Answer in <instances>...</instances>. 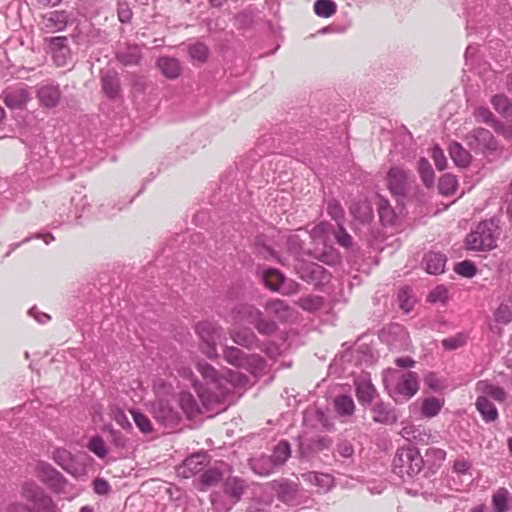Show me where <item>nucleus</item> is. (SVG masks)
I'll return each instance as SVG.
<instances>
[{
  "label": "nucleus",
  "mask_w": 512,
  "mask_h": 512,
  "mask_svg": "<svg viewBox=\"0 0 512 512\" xmlns=\"http://www.w3.org/2000/svg\"><path fill=\"white\" fill-rule=\"evenodd\" d=\"M426 271L429 274H440L444 272L446 257L442 253L430 252L424 258Z\"/></svg>",
  "instance_id": "nucleus-33"
},
{
  "label": "nucleus",
  "mask_w": 512,
  "mask_h": 512,
  "mask_svg": "<svg viewBox=\"0 0 512 512\" xmlns=\"http://www.w3.org/2000/svg\"><path fill=\"white\" fill-rule=\"evenodd\" d=\"M398 301L400 308L406 313L410 312L414 305L412 290L408 287L401 288L398 292Z\"/></svg>",
  "instance_id": "nucleus-49"
},
{
  "label": "nucleus",
  "mask_w": 512,
  "mask_h": 512,
  "mask_svg": "<svg viewBox=\"0 0 512 512\" xmlns=\"http://www.w3.org/2000/svg\"><path fill=\"white\" fill-rule=\"evenodd\" d=\"M373 420L382 424H393L397 416L393 409L382 402L376 403L372 408Z\"/></svg>",
  "instance_id": "nucleus-31"
},
{
  "label": "nucleus",
  "mask_w": 512,
  "mask_h": 512,
  "mask_svg": "<svg viewBox=\"0 0 512 512\" xmlns=\"http://www.w3.org/2000/svg\"><path fill=\"white\" fill-rule=\"evenodd\" d=\"M448 290L446 287L439 285L435 287L428 295V300L431 303H446L448 301Z\"/></svg>",
  "instance_id": "nucleus-56"
},
{
  "label": "nucleus",
  "mask_w": 512,
  "mask_h": 512,
  "mask_svg": "<svg viewBox=\"0 0 512 512\" xmlns=\"http://www.w3.org/2000/svg\"><path fill=\"white\" fill-rule=\"evenodd\" d=\"M157 65L167 78L174 79L180 75V64L174 58L161 57L158 59Z\"/></svg>",
  "instance_id": "nucleus-39"
},
{
  "label": "nucleus",
  "mask_w": 512,
  "mask_h": 512,
  "mask_svg": "<svg viewBox=\"0 0 512 512\" xmlns=\"http://www.w3.org/2000/svg\"><path fill=\"white\" fill-rule=\"evenodd\" d=\"M297 304L305 311L313 312L321 308L323 301L319 296H306L298 300Z\"/></svg>",
  "instance_id": "nucleus-52"
},
{
  "label": "nucleus",
  "mask_w": 512,
  "mask_h": 512,
  "mask_svg": "<svg viewBox=\"0 0 512 512\" xmlns=\"http://www.w3.org/2000/svg\"><path fill=\"white\" fill-rule=\"evenodd\" d=\"M88 449L93 452L97 457L104 458L108 453L107 446L104 440L99 436L92 437L87 445Z\"/></svg>",
  "instance_id": "nucleus-51"
},
{
  "label": "nucleus",
  "mask_w": 512,
  "mask_h": 512,
  "mask_svg": "<svg viewBox=\"0 0 512 512\" xmlns=\"http://www.w3.org/2000/svg\"><path fill=\"white\" fill-rule=\"evenodd\" d=\"M189 54L192 59L198 62H204L208 57V49L202 43H195L190 45Z\"/></svg>",
  "instance_id": "nucleus-55"
},
{
  "label": "nucleus",
  "mask_w": 512,
  "mask_h": 512,
  "mask_svg": "<svg viewBox=\"0 0 512 512\" xmlns=\"http://www.w3.org/2000/svg\"><path fill=\"white\" fill-rule=\"evenodd\" d=\"M491 103L494 109L506 118H512V103L504 95H496Z\"/></svg>",
  "instance_id": "nucleus-45"
},
{
  "label": "nucleus",
  "mask_w": 512,
  "mask_h": 512,
  "mask_svg": "<svg viewBox=\"0 0 512 512\" xmlns=\"http://www.w3.org/2000/svg\"><path fill=\"white\" fill-rule=\"evenodd\" d=\"M335 410L342 416H351L355 410V404L351 396L340 395L334 400Z\"/></svg>",
  "instance_id": "nucleus-40"
},
{
  "label": "nucleus",
  "mask_w": 512,
  "mask_h": 512,
  "mask_svg": "<svg viewBox=\"0 0 512 512\" xmlns=\"http://www.w3.org/2000/svg\"><path fill=\"white\" fill-rule=\"evenodd\" d=\"M465 343H466V336L463 335V334H459L457 336L450 337V338L444 339L442 341L443 346L446 349H450V350H454V349L460 348Z\"/></svg>",
  "instance_id": "nucleus-63"
},
{
  "label": "nucleus",
  "mask_w": 512,
  "mask_h": 512,
  "mask_svg": "<svg viewBox=\"0 0 512 512\" xmlns=\"http://www.w3.org/2000/svg\"><path fill=\"white\" fill-rule=\"evenodd\" d=\"M424 466V459L414 446L398 448L393 459V470L402 479L413 478Z\"/></svg>",
  "instance_id": "nucleus-7"
},
{
  "label": "nucleus",
  "mask_w": 512,
  "mask_h": 512,
  "mask_svg": "<svg viewBox=\"0 0 512 512\" xmlns=\"http://www.w3.org/2000/svg\"><path fill=\"white\" fill-rule=\"evenodd\" d=\"M474 117L478 122H484L487 124L494 123V116L488 108L478 107L474 111Z\"/></svg>",
  "instance_id": "nucleus-62"
},
{
  "label": "nucleus",
  "mask_w": 512,
  "mask_h": 512,
  "mask_svg": "<svg viewBox=\"0 0 512 512\" xmlns=\"http://www.w3.org/2000/svg\"><path fill=\"white\" fill-rule=\"evenodd\" d=\"M471 462L464 456H459L453 463V471L458 475H465L471 469Z\"/></svg>",
  "instance_id": "nucleus-60"
},
{
  "label": "nucleus",
  "mask_w": 512,
  "mask_h": 512,
  "mask_svg": "<svg viewBox=\"0 0 512 512\" xmlns=\"http://www.w3.org/2000/svg\"><path fill=\"white\" fill-rule=\"evenodd\" d=\"M493 512H508L512 508V495L506 488H499L492 496Z\"/></svg>",
  "instance_id": "nucleus-30"
},
{
  "label": "nucleus",
  "mask_w": 512,
  "mask_h": 512,
  "mask_svg": "<svg viewBox=\"0 0 512 512\" xmlns=\"http://www.w3.org/2000/svg\"><path fill=\"white\" fill-rule=\"evenodd\" d=\"M350 209L354 216L360 219L362 222L369 221L372 217V210L367 202H364L360 205L359 211L355 206H352Z\"/></svg>",
  "instance_id": "nucleus-59"
},
{
  "label": "nucleus",
  "mask_w": 512,
  "mask_h": 512,
  "mask_svg": "<svg viewBox=\"0 0 512 512\" xmlns=\"http://www.w3.org/2000/svg\"><path fill=\"white\" fill-rule=\"evenodd\" d=\"M102 89L109 98H116L119 96L120 84L116 71L110 70L103 74Z\"/></svg>",
  "instance_id": "nucleus-32"
},
{
  "label": "nucleus",
  "mask_w": 512,
  "mask_h": 512,
  "mask_svg": "<svg viewBox=\"0 0 512 512\" xmlns=\"http://www.w3.org/2000/svg\"><path fill=\"white\" fill-rule=\"evenodd\" d=\"M261 277L263 283L271 291H276L286 296L294 295L299 292V284L294 280L285 278L277 269H264L261 272Z\"/></svg>",
  "instance_id": "nucleus-11"
},
{
  "label": "nucleus",
  "mask_w": 512,
  "mask_h": 512,
  "mask_svg": "<svg viewBox=\"0 0 512 512\" xmlns=\"http://www.w3.org/2000/svg\"><path fill=\"white\" fill-rule=\"evenodd\" d=\"M294 268L299 277L306 282L321 284L328 281L330 277L325 268L314 262L297 259Z\"/></svg>",
  "instance_id": "nucleus-13"
},
{
  "label": "nucleus",
  "mask_w": 512,
  "mask_h": 512,
  "mask_svg": "<svg viewBox=\"0 0 512 512\" xmlns=\"http://www.w3.org/2000/svg\"><path fill=\"white\" fill-rule=\"evenodd\" d=\"M378 212L381 221L384 224H391L395 218L393 209L386 199L380 198L378 201Z\"/></svg>",
  "instance_id": "nucleus-50"
},
{
  "label": "nucleus",
  "mask_w": 512,
  "mask_h": 512,
  "mask_svg": "<svg viewBox=\"0 0 512 512\" xmlns=\"http://www.w3.org/2000/svg\"><path fill=\"white\" fill-rule=\"evenodd\" d=\"M141 58L140 49L137 46H129L125 51L117 53V59L124 65H134Z\"/></svg>",
  "instance_id": "nucleus-44"
},
{
  "label": "nucleus",
  "mask_w": 512,
  "mask_h": 512,
  "mask_svg": "<svg viewBox=\"0 0 512 512\" xmlns=\"http://www.w3.org/2000/svg\"><path fill=\"white\" fill-rule=\"evenodd\" d=\"M337 453L343 458H350L354 454V448L349 441L343 440L337 444Z\"/></svg>",
  "instance_id": "nucleus-64"
},
{
  "label": "nucleus",
  "mask_w": 512,
  "mask_h": 512,
  "mask_svg": "<svg viewBox=\"0 0 512 512\" xmlns=\"http://www.w3.org/2000/svg\"><path fill=\"white\" fill-rule=\"evenodd\" d=\"M337 11V4L333 0H316L314 2V12L321 18L332 17Z\"/></svg>",
  "instance_id": "nucleus-41"
},
{
  "label": "nucleus",
  "mask_w": 512,
  "mask_h": 512,
  "mask_svg": "<svg viewBox=\"0 0 512 512\" xmlns=\"http://www.w3.org/2000/svg\"><path fill=\"white\" fill-rule=\"evenodd\" d=\"M449 154L455 165L458 167H467L471 162V154L457 142L450 144Z\"/></svg>",
  "instance_id": "nucleus-38"
},
{
  "label": "nucleus",
  "mask_w": 512,
  "mask_h": 512,
  "mask_svg": "<svg viewBox=\"0 0 512 512\" xmlns=\"http://www.w3.org/2000/svg\"><path fill=\"white\" fill-rule=\"evenodd\" d=\"M34 473L50 489H52L63 476L46 462H38L34 468Z\"/></svg>",
  "instance_id": "nucleus-24"
},
{
  "label": "nucleus",
  "mask_w": 512,
  "mask_h": 512,
  "mask_svg": "<svg viewBox=\"0 0 512 512\" xmlns=\"http://www.w3.org/2000/svg\"><path fill=\"white\" fill-rule=\"evenodd\" d=\"M48 48L53 62L58 67H65L71 63V50L65 36H56L48 39Z\"/></svg>",
  "instance_id": "nucleus-17"
},
{
  "label": "nucleus",
  "mask_w": 512,
  "mask_h": 512,
  "mask_svg": "<svg viewBox=\"0 0 512 512\" xmlns=\"http://www.w3.org/2000/svg\"><path fill=\"white\" fill-rule=\"evenodd\" d=\"M52 458L62 469L74 477H82L87 474L84 463L79 462L66 449L58 448L53 451Z\"/></svg>",
  "instance_id": "nucleus-15"
},
{
  "label": "nucleus",
  "mask_w": 512,
  "mask_h": 512,
  "mask_svg": "<svg viewBox=\"0 0 512 512\" xmlns=\"http://www.w3.org/2000/svg\"><path fill=\"white\" fill-rule=\"evenodd\" d=\"M40 102L47 107H54L60 99V90L58 86L46 85L38 90Z\"/></svg>",
  "instance_id": "nucleus-37"
},
{
  "label": "nucleus",
  "mask_w": 512,
  "mask_h": 512,
  "mask_svg": "<svg viewBox=\"0 0 512 512\" xmlns=\"http://www.w3.org/2000/svg\"><path fill=\"white\" fill-rule=\"evenodd\" d=\"M1 99L8 108L20 109L30 100V93L23 86L11 87L2 92Z\"/></svg>",
  "instance_id": "nucleus-20"
},
{
  "label": "nucleus",
  "mask_w": 512,
  "mask_h": 512,
  "mask_svg": "<svg viewBox=\"0 0 512 512\" xmlns=\"http://www.w3.org/2000/svg\"><path fill=\"white\" fill-rule=\"evenodd\" d=\"M291 449L287 441H280L273 450V454L270 456L277 466V468L283 465L290 457Z\"/></svg>",
  "instance_id": "nucleus-42"
},
{
  "label": "nucleus",
  "mask_w": 512,
  "mask_h": 512,
  "mask_svg": "<svg viewBox=\"0 0 512 512\" xmlns=\"http://www.w3.org/2000/svg\"><path fill=\"white\" fill-rule=\"evenodd\" d=\"M251 467L256 474L261 476L270 475L277 468L272 458L266 455H261L257 458L252 459Z\"/></svg>",
  "instance_id": "nucleus-36"
},
{
  "label": "nucleus",
  "mask_w": 512,
  "mask_h": 512,
  "mask_svg": "<svg viewBox=\"0 0 512 512\" xmlns=\"http://www.w3.org/2000/svg\"><path fill=\"white\" fill-rule=\"evenodd\" d=\"M458 182L455 176L451 174H444L438 184L439 192L442 195H453L456 192Z\"/></svg>",
  "instance_id": "nucleus-46"
},
{
  "label": "nucleus",
  "mask_w": 512,
  "mask_h": 512,
  "mask_svg": "<svg viewBox=\"0 0 512 512\" xmlns=\"http://www.w3.org/2000/svg\"><path fill=\"white\" fill-rule=\"evenodd\" d=\"M224 360L237 368L245 369L253 375H258L265 370V361L256 354H247L235 346H225L223 348Z\"/></svg>",
  "instance_id": "nucleus-9"
},
{
  "label": "nucleus",
  "mask_w": 512,
  "mask_h": 512,
  "mask_svg": "<svg viewBox=\"0 0 512 512\" xmlns=\"http://www.w3.org/2000/svg\"><path fill=\"white\" fill-rule=\"evenodd\" d=\"M383 383L396 402L411 399L419 390V376L413 371L389 368L383 374Z\"/></svg>",
  "instance_id": "nucleus-4"
},
{
  "label": "nucleus",
  "mask_w": 512,
  "mask_h": 512,
  "mask_svg": "<svg viewBox=\"0 0 512 512\" xmlns=\"http://www.w3.org/2000/svg\"><path fill=\"white\" fill-rule=\"evenodd\" d=\"M131 414L136 426L142 433L148 434L153 431L152 422L145 414L138 410H132Z\"/></svg>",
  "instance_id": "nucleus-48"
},
{
  "label": "nucleus",
  "mask_w": 512,
  "mask_h": 512,
  "mask_svg": "<svg viewBox=\"0 0 512 512\" xmlns=\"http://www.w3.org/2000/svg\"><path fill=\"white\" fill-rule=\"evenodd\" d=\"M197 369L201 374L204 384L200 383L188 367L178 369V374L191 381L202 405L187 391L179 395V406L187 417L192 418L202 412V407L207 411L221 410L227 403L233 389L244 388L248 385V377L241 372L226 369L222 373L217 371L207 362H199Z\"/></svg>",
  "instance_id": "nucleus-1"
},
{
  "label": "nucleus",
  "mask_w": 512,
  "mask_h": 512,
  "mask_svg": "<svg viewBox=\"0 0 512 512\" xmlns=\"http://www.w3.org/2000/svg\"><path fill=\"white\" fill-rule=\"evenodd\" d=\"M426 462L432 465L442 463L446 458V451L440 448L431 447L425 452Z\"/></svg>",
  "instance_id": "nucleus-53"
},
{
  "label": "nucleus",
  "mask_w": 512,
  "mask_h": 512,
  "mask_svg": "<svg viewBox=\"0 0 512 512\" xmlns=\"http://www.w3.org/2000/svg\"><path fill=\"white\" fill-rule=\"evenodd\" d=\"M418 172L420 177L427 188L433 187L435 181L434 171L425 158H421L418 162Z\"/></svg>",
  "instance_id": "nucleus-43"
},
{
  "label": "nucleus",
  "mask_w": 512,
  "mask_h": 512,
  "mask_svg": "<svg viewBox=\"0 0 512 512\" xmlns=\"http://www.w3.org/2000/svg\"><path fill=\"white\" fill-rule=\"evenodd\" d=\"M69 21V15L65 11H51L42 17L41 30L45 33L63 31Z\"/></svg>",
  "instance_id": "nucleus-21"
},
{
  "label": "nucleus",
  "mask_w": 512,
  "mask_h": 512,
  "mask_svg": "<svg viewBox=\"0 0 512 512\" xmlns=\"http://www.w3.org/2000/svg\"><path fill=\"white\" fill-rule=\"evenodd\" d=\"M155 400L150 405V413L154 419L166 427H174L180 421V413L172 406L173 384L158 377L153 381Z\"/></svg>",
  "instance_id": "nucleus-3"
},
{
  "label": "nucleus",
  "mask_w": 512,
  "mask_h": 512,
  "mask_svg": "<svg viewBox=\"0 0 512 512\" xmlns=\"http://www.w3.org/2000/svg\"><path fill=\"white\" fill-rule=\"evenodd\" d=\"M247 484L237 476H229L223 484L225 500L221 496L212 495V505L216 512H228L242 497Z\"/></svg>",
  "instance_id": "nucleus-10"
},
{
  "label": "nucleus",
  "mask_w": 512,
  "mask_h": 512,
  "mask_svg": "<svg viewBox=\"0 0 512 512\" xmlns=\"http://www.w3.org/2000/svg\"><path fill=\"white\" fill-rule=\"evenodd\" d=\"M51 490L67 500L76 498L82 491L81 488L69 483L64 476L60 478L59 482Z\"/></svg>",
  "instance_id": "nucleus-35"
},
{
  "label": "nucleus",
  "mask_w": 512,
  "mask_h": 512,
  "mask_svg": "<svg viewBox=\"0 0 512 512\" xmlns=\"http://www.w3.org/2000/svg\"><path fill=\"white\" fill-rule=\"evenodd\" d=\"M466 141L473 150L481 152H493L498 146L492 133L484 128H478L469 132L466 136Z\"/></svg>",
  "instance_id": "nucleus-16"
},
{
  "label": "nucleus",
  "mask_w": 512,
  "mask_h": 512,
  "mask_svg": "<svg viewBox=\"0 0 512 512\" xmlns=\"http://www.w3.org/2000/svg\"><path fill=\"white\" fill-rule=\"evenodd\" d=\"M229 317V321L234 325L242 323L252 324L261 335H271L278 329L277 323L266 319L260 309L249 303L236 305L231 310Z\"/></svg>",
  "instance_id": "nucleus-5"
},
{
  "label": "nucleus",
  "mask_w": 512,
  "mask_h": 512,
  "mask_svg": "<svg viewBox=\"0 0 512 512\" xmlns=\"http://www.w3.org/2000/svg\"><path fill=\"white\" fill-rule=\"evenodd\" d=\"M222 478L218 469H208L200 476V489L206 490L216 485Z\"/></svg>",
  "instance_id": "nucleus-47"
},
{
  "label": "nucleus",
  "mask_w": 512,
  "mask_h": 512,
  "mask_svg": "<svg viewBox=\"0 0 512 512\" xmlns=\"http://www.w3.org/2000/svg\"><path fill=\"white\" fill-rule=\"evenodd\" d=\"M386 181L392 194L402 196L408 187V174L401 167L393 166L387 172Z\"/></svg>",
  "instance_id": "nucleus-19"
},
{
  "label": "nucleus",
  "mask_w": 512,
  "mask_h": 512,
  "mask_svg": "<svg viewBox=\"0 0 512 512\" xmlns=\"http://www.w3.org/2000/svg\"><path fill=\"white\" fill-rule=\"evenodd\" d=\"M431 157L435 163V166L438 170L442 171L447 167V159L444 155L443 150L435 145L431 150Z\"/></svg>",
  "instance_id": "nucleus-58"
},
{
  "label": "nucleus",
  "mask_w": 512,
  "mask_h": 512,
  "mask_svg": "<svg viewBox=\"0 0 512 512\" xmlns=\"http://www.w3.org/2000/svg\"><path fill=\"white\" fill-rule=\"evenodd\" d=\"M444 398H438L435 396L426 397L421 402L420 412L424 418L436 417L444 407Z\"/></svg>",
  "instance_id": "nucleus-29"
},
{
  "label": "nucleus",
  "mask_w": 512,
  "mask_h": 512,
  "mask_svg": "<svg viewBox=\"0 0 512 512\" xmlns=\"http://www.w3.org/2000/svg\"><path fill=\"white\" fill-rule=\"evenodd\" d=\"M425 384L434 391H440L447 387L445 380L438 377L434 372H429L424 377Z\"/></svg>",
  "instance_id": "nucleus-57"
},
{
  "label": "nucleus",
  "mask_w": 512,
  "mask_h": 512,
  "mask_svg": "<svg viewBox=\"0 0 512 512\" xmlns=\"http://www.w3.org/2000/svg\"><path fill=\"white\" fill-rule=\"evenodd\" d=\"M499 227L494 220L480 222L465 240L467 250L489 251L496 247L499 238Z\"/></svg>",
  "instance_id": "nucleus-6"
},
{
  "label": "nucleus",
  "mask_w": 512,
  "mask_h": 512,
  "mask_svg": "<svg viewBox=\"0 0 512 512\" xmlns=\"http://www.w3.org/2000/svg\"><path fill=\"white\" fill-rule=\"evenodd\" d=\"M476 391L478 396H484L485 398H493L494 400L502 403L507 399L506 391L497 385L489 382L488 380H480L476 383Z\"/></svg>",
  "instance_id": "nucleus-28"
},
{
  "label": "nucleus",
  "mask_w": 512,
  "mask_h": 512,
  "mask_svg": "<svg viewBox=\"0 0 512 512\" xmlns=\"http://www.w3.org/2000/svg\"><path fill=\"white\" fill-rule=\"evenodd\" d=\"M302 479L321 492H328L334 486V477L328 473L310 471L303 473Z\"/></svg>",
  "instance_id": "nucleus-25"
},
{
  "label": "nucleus",
  "mask_w": 512,
  "mask_h": 512,
  "mask_svg": "<svg viewBox=\"0 0 512 512\" xmlns=\"http://www.w3.org/2000/svg\"><path fill=\"white\" fill-rule=\"evenodd\" d=\"M310 237L316 247L311 250L315 259L327 264L336 265L340 262L339 253L332 247L334 240L341 246L348 248L352 244V237L338 224L336 230L333 225L321 222L310 231Z\"/></svg>",
  "instance_id": "nucleus-2"
},
{
  "label": "nucleus",
  "mask_w": 512,
  "mask_h": 512,
  "mask_svg": "<svg viewBox=\"0 0 512 512\" xmlns=\"http://www.w3.org/2000/svg\"><path fill=\"white\" fill-rule=\"evenodd\" d=\"M264 317L269 320L280 322L289 321L294 317V309L280 299L267 301L264 305Z\"/></svg>",
  "instance_id": "nucleus-18"
},
{
  "label": "nucleus",
  "mask_w": 512,
  "mask_h": 512,
  "mask_svg": "<svg viewBox=\"0 0 512 512\" xmlns=\"http://www.w3.org/2000/svg\"><path fill=\"white\" fill-rule=\"evenodd\" d=\"M400 435L406 440L420 445L437 443L440 438L437 432H432L431 429L414 424H406L403 426Z\"/></svg>",
  "instance_id": "nucleus-14"
},
{
  "label": "nucleus",
  "mask_w": 512,
  "mask_h": 512,
  "mask_svg": "<svg viewBox=\"0 0 512 512\" xmlns=\"http://www.w3.org/2000/svg\"><path fill=\"white\" fill-rule=\"evenodd\" d=\"M476 408L485 422H493L498 418V411L495 405L484 396H478Z\"/></svg>",
  "instance_id": "nucleus-34"
},
{
  "label": "nucleus",
  "mask_w": 512,
  "mask_h": 512,
  "mask_svg": "<svg viewBox=\"0 0 512 512\" xmlns=\"http://www.w3.org/2000/svg\"><path fill=\"white\" fill-rule=\"evenodd\" d=\"M232 341L247 349L260 347V341L256 334L248 327H234L229 331Z\"/></svg>",
  "instance_id": "nucleus-22"
},
{
  "label": "nucleus",
  "mask_w": 512,
  "mask_h": 512,
  "mask_svg": "<svg viewBox=\"0 0 512 512\" xmlns=\"http://www.w3.org/2000/svg\"><path fill=\"white\" fill-rule=\"evenodd\" d=\"M455 271L464 277H473L476 274V268L470 261H462L455 266Z\"/></svg>",
  "instance_id": "nucleus-61"
},
{
  "label": "nucleus",
  "mask_w": 512,
  "mask_h": 512,
  "mask_svg": "<svg viewBox=\"0 0 512 512\" xmlns=\"http://www.w3.org/2000/svg\"><path fill=\"white\" fill-rule=\"evenodd\" d=\"M207 464L205 453H196L186 458L180 468V473L188 478L200 472Z\"/></svg>",
  "instance_id": "nucleus-27"
},
{
  "label": "nucleus",
  "mask_w": 512,
  "mask_h": 512,
  "mask_svg": "<svg viewBox=\"0 0 512 512\" xmlns=\"http://www.w3.org/2000/svg\"><path fill=\"white\" fill-rule=\"evenodd\" d=\"M356 396L362 405H370L377 395V391L371 380L364 376L355 380Z\"/></svg>",
  "instance_id": "nucleus-26"
},
{
  "label": "nucleus",
  "mask_w": 512,
  "mask_h": 512,
  "mask_svg": "<svg viewBox=\"0 0 512 512\" xmlns=\"http://www.w3.org/2000/svg\"><path fill=\"white\" fill-rule=\"evenodd\" d=\"M274 486L278 498L284 503L289 505H297L300 503L298 500V484L287 480H281L275 482Z\"/></svg>",
  "instance_id": "nucleus-23"
},
{
  "label": "nucleus",
  "mask_w": 512,
  "mask_h": 512,
  "mask_svg": "<svg viewBox=\"0 0 512 512\" xmlns=\"http://www.w3.org/2000/svg\"><path fill=\"white\" fill-rule=\"evenodd\" d=\"M495 320L498 323L507 324L512 321V308L506 303H501L495 312Z\"/></svg>",
  "instance_id": "nucleus-54"
},
{
  "label": "nucleus",
  "mask_w": 512,
  "mask_h": 512,
  "mask_svg": "<svg viewBox=\"0 0 512 512\" xmlns=\"http://www.w3.org/2000/svg\"><path fill=\"white\" fill-rule=\"evenodd\" d=\"M21 495L28 502L30 512H41V509L51 505V498L45 495L42 488L34 481L23 483Z\"/></svg>",
  "instance_id": "nucleus-12"
},
{
  "label": "nucleus",
  "mask_w": 512,
  "mask_h": 512,
  "mask_svg": "<svg viewBox=\"0 0 512 512\" xmlns=\"http://www.w3.org/2000/svg\"><path fill=\"white\" fill-rule=\"evenodd\" d=\"M195 332L200 340L201 352L209 359H218L217 343L223 335L220 324L213 320H203L196 325Z\"/></svg>",
  "instance_id": "nucleus-8"
}]
</instances>
